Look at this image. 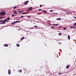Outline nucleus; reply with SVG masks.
I'll list each match as a JSON object with an SVG mask.
<instances>
[{
  "label": "nucleus",
  "instance_id": "f257e3e1",
  "mask_svg": "<svg viewBox=\"0 0 76 76\" xmlns=\"http://www.w3.org/2000/svg\"><path fill=\"white\" fill-rule=\"evenodd\" d=\"M10 20V18H7V19H4L2 21H7V20Z\"/></svg>",
  "mask_w": 76,
  "mask_h": 76
},
{
  "label": "nucleus",
  "instance_id": "f03ea898",
  "mask_svg": "<svg viewBox=\"0 0 76 76\" xmlns=\"http://www.w3.org/2000/svg\"><path fill=\"white\" fill-rule=\"evenodd\" d=\"M6 12H0V16L4 15H6Z\"/></svg>",
  "mask_w": 76,
  "mask_h": 76
},
{
  "label": "nucleus",
  "instance_id": "7ed1b4c3",
  "mask_svg": "<svg viewBox=\"0 0 76 76\" xmlns=\"http://www.w3.org/2000/svg\"><path fill=\"white\" fill-rule=\"evenodd\" d=\"M17 12V11H13V14H17V13H18V12Z\"/></svg>",
  "mask_w": 76,
  "mask_h": 76
},
{
  "label": "nucleus",
  "instance_id": "20e7f679",
  "mask_svg": "<svg viewBox=\"0 0 76 76\" xmlns=\"http://www.w3.org/2000/svg\"><path fill=\"white\" fill-rule=\"evenodd\" d=\"M6 23V22H5V21H2V23H0V24H5Z\"/></svg>",
  "mask_w": 76,
  "mask_h": 76
},
{
  "label": "nucleus",
  "instance_id": "39448f33",
  "mask_svg": "<svg viewBox=\"0 0 76 76\" xmlns=\"http://www.w3.org/2000/svg\"><path fill=\"white\" fill-rule=\"evenodd\" d=\"M18 22V23H19V22H20V21H19V20H17V21H13V23H16Z\"/></svg>",
  "mask_w": 76,
  "mask_h": 76
},
{
  "label": "nucleus",
  "instance_id": "423d86ee",
  "mask_svg": "<svg viewBox=\"0 0 76 76\" xmlns=\"http://www.w3.org/2000/svg\"><path fill=\"white\" fill-rule=\"evenodd\" d=\"M28 3V1H25V3H24V4L26 5L28 4V3Z\"/></svg>",
  "mask_w": 76,
  "mask_h": 76
},
{
  "label": "nucleus",
  "instance_id": "0eeeda50",
  "mask_svg": "<svg viewBox=\"0 0 76 76\" xmlns=\"http://www.w3.org/2000/svg\"><path fill=\"white\" fill-rule=\"evenodd\" d=\"M8 74L9 75L11 74V71L10 70V69H8Z\"/></svg>",
  "mask_w": 76,
  "mask_h": 76
},
{
  "label": "nucleus",
  "instance_id": "6e6552de",
  "mask_svg": "<svg viewBox=\"0 0 76 76\" xmlns=\"http://www.w3.org/2000/svg\"><path fill=\"white\" fill-rule=\"evenodd\" d=\"M4 47H8V45L7 44H5L4 45Z\"/></svg>",
  "mask_w": 76,
  "mask_h": 76
},
{
  "label": "nucleus",
  "instance_id": "1a4fd4ad",
  "mask_svg": "<svg viewBox=\"0 0 76 76\" xmlns=\"http://www.w3.org/2000/svg\"><path fill=\"white\" fill-rule=\"evenodd\" d=\"M69 68V65H68L66 66V69H68Z\"/></svg>",
  "mask_w": 76,
  "mask_h": 76
},
{
  "label": "nucleus",
  "instance_id": "9d476101",
  "mask_svg": "<svg viewBox=\"0 0 76 76\" xmlns=\"http://www.w3.org/2000/svg\"><path fill=\"white\" fill-rule=\"evenodd\" d=\"M53 25L56 26H58V24H53Z\"/></svg>",
  "mask_w": 76,
  "mask_h": 76
},
{
  "label": "nucleus",
  "instance_id": "9b49d317",
  "mask_svg": "<svg viewBox=\"0 0 76 76\" xmlns=\"http://www.w3.org/2000/svg\"><path fill=\"white\" fill-rule=\"evenodd\" d=\"M61 20V19L60 18H57L56 19V20Z\"/></svg>",
  "mask_w": 76,
  "mask_h": 76
},
{
  "label": "nucleus",
  "instance_id": "f8f14e48",
  "mask_svg": "<svg viewBox=\"0 0 76 76\" xmlns=\"http://www.w3.org/2000/svg\"><path fill=\"white\" fill-rule=\"evenodd\" d=\"M18 72L19 73H21V72H22V69H19L18 71Z\"/></svg>",
  "mask_w": 76,
  "mask_h": 76
},
{
  "label": "nucleus",
  "instance_id": "ddd939ff",
  "mask_svg": "<svg viewBox=\"0 0 76 76\" xmlns=\"http://www.w3.org/2000/svg\"><path fill=\"white\" fill-rule=\"evenodd\" d=\"M16 46H17V47H19L20 45H19V44H16Z\"/></svg>",
  "mask_w": 76,
  "mask_h": 76
},
{
  "label": "nucleus",
  "instance_id": "4468645a",
  "mask_svg": "<svg viewBox=\"0 0 76 76\" xmlns=\"http://www.w3.org/2000/svg\"><path fill=\"white\" fill-rule=\"evenodd\" d=\"M34 27L35 28H36V29L37 28V26H34Z\"/></svg>",
  "mask_w": 76,
  "mask_h": 76
},
{
  "label": "nucleus",
  "instance_id": "2eb2a0df",
  "mask_svg": "<svg viewBox=\"0 0 76 76\" xmlns=\"http://www.w3.org/2000/svg\"><path fill=\"white\" fill-rule=\"evenodd\" d=\"M70 28H75V27H73V26H71V27H70Z\"/></svg>",
  "mask_w": 76,
  "mask_h": 76
},
{
  "label": "nucleus",
  "instance_id": "dca6fc26",
  "mask_svg": "<svg viewBox=\"0 0 76 76\" xmlns=\"http://www.w3.org/2000/svg\"><path fill=\"white\" fill-rule=\"evenodd\" d=\"M58 75H61L62 74V72H59V73H58Z\"/></svg>",
  "mask_w": 76,
  "mask_h": 76
},
{
  "label": "nucleus",
  "instance_id": "f3484780",
  "mask_svg": "<svg viewBox=\"0 0 76 76\" xmlns=\"http://www.w3.org/2000/svg\"><path fill=\"white\" fill-rule=\"evenodd\" d=\"M32 8L31 7H29V9L30 11H31L32 10Z\"/></svg>",
  "mask_w": 76,
  "mask_h": 76
},
{
  "label": "nucleus",
  "instance_id": "a211bd4d",
  "mask_svg": "<svg viewBox=\"0 0 76 76\" xmlns=\"http://www.w3.org/2000/svg\"><path fill=\"white\" fill-rule=\"evenodd\" d=\"M25 39V37H23L21 38H20V40H23Z\"/></svg>",
  "mask_w": 76,
  "mask_h": 76
},
{
  "label": "nucleus",
  "instance_id": "6ab92c4d",
  "mask_svg": "<svg viewBox=\"0 0 76 76\" xmlns=\"http://www.w3.org/2000/svg\"><path fill=\"white\" fill-rule=\"evenodd\" d=\"M24 12V11L23 10H22V11H19V13H21V12Z\"/></svg>",
  "mask_w": 76,
  "mask_h": 76
},
{
  "label": "nucleus",
  "instance_id": "aec40b11",
  "mask_svg": "<svg viewBox=\"0 0 76 76\" xmlns=\"http://www.w3.org/2000/svg\"><path fill=\"white\" fill-rule=\"evenodd\" d=\"M17 7H15V6L13 7V9H16Z\"/></svg>",
  "mask_w": 76,
  "mask_h": 76
},
{
  "label": "nucleus",
  "instance_id": "412c9836",
  "mask_svg": "<svg viewBox=\"0 0 76 76\" xmlns=\"http://www.w3.org/2000/svg\"><path fill=\"white\" fill-rule=\"evenodd\" d=\"M68 39L69 40L70 39V37H69V35H68Z\"/></svg>",
  "mask_w": 76,
  "mask_h": 76
},
{
  "label": "nucleus",
  "instance_id": "4be33fe9",
  "mask_svg": "<svg viewBox=\"0 0 76 76\" xmlns=\"http://www.w3.org/2000/svg\"><path fill=\"white\" fill-rule=\"evenodd\" d=\"M50 28H51L52 29H54L55 28V27H54L53 26H52L51 27H50Z\"/></svg>",
  "mask_w": 76,
  "mask_h": 76
},
{
  "label": "nucleus",
  "instance_id": "5701e85b",
  "mask_svg": "<svg viewBox=\"0 0 76 76\" xmlns=\"http://www.w3.org/2000/svg\"><path fill=\"white\" fill-rule=\"evenodd\" d=\"M27 18H31V17L30 16H27Z\"/></svg>",
  "mask_w": 76,
  "mask_h": 76
},
{
  "label": "nucleus",
  "instance_id": "b1692460",
  "mask_svg": "<svg viewBox=\"0 0 76 76\" xmlns=\"http://www.w3.org/2000/svg\"><path fill=\"white\" fill-rule=\"evenodd\" d=\"M28 13H23V15H26L28 14Z\"/></svg>",
  "mask_w": 76,
  "mask_h": 76
},
{
  "label": "nucleus",
  "instance_id": "393cba45",
  "mask_svg": "<svg viewBox=\"0 0 76 76\" xmlns=\"http://www.w3.org/2000/svg\"><path fill=\"white\" fill-rule=\"evenodd\" d=\"M66 28L64 27V28H63V29L66 30Z\"/></svg>",
  "mask_w": 76,
  "mask_h": 76
},
{
  "label": "nucleus",
  "instance_id": "a878e982",
  "mask_svg": "<svg viewBox=\"0 0 76 76\" xmlns=\"http://www.w3.org/2000/svg\"><path fill=\"white\" fill-rule=\"evenodd\" d=\"M53 11L52 10H50L49 11L50 12H52Z\"/></svg>",
  "mask_w": 76,
  "mask_h": 76
},
{
  "label": "nucleus",
  "instance_id": "bb28decb",
  "mask_svg": "<svg viewBox=\"0 0 76 76\" xmlns=\"http://www.w3.org/2000/svg\"><path fill=\"white\" fill-rule=\"evenodd\" d=\"M43 12L46 13H47V11H43Z\"/></svg>",
  "mask_w": 76,
  "mask_h": 76
},
{
  "label": "nucleus",
  "instance_id": "cd10ccee",
  "mask_svg": "<svg viewBox=\"0 0 76 76\" xmlns=\"http://www.w3.org/2000/svg\"><path fill=\"white\" fill-rule=\"evenodd\" d=\"M15 23H12V25H14L15 24Z\"/></svg>",
  "mask_w": 76,
  "mask_h": 76
},
{
  "label": "nucleus",
  "instance_id": "c85d7f7f",
  "mask_svg": "<svg viewBox=\"0 0 76 76\" xmlns=\"http://www.w3.org/2000/svg\"><path fill=\"white\" fill-rule=\"evenodd\" d=\"M62 35V33H60L58 34V35H59V36H60V35Z\"/></svg>",
  "mask_w": 76,
  "mask_h": 76
},
{
  "label": "nucleus",
  "instance_id": "c756f323",
  "mask_svg": "<svg viewBox=\"0 0 76 76\" xmlns=\"http://www.w3.org/2000/svg\"><path fill=\"white\" fill-rule=\"evenodd\" d=\"M36 14L39 15L41 14V13H37Z\"/></svg>",
  "mask_w": 76,
  "mask_h": 76
},
{
  "label": "nucleus",
  "instance_id": "7c9ffc66",
  "mask_svg": "<svg viewBox=\"0 0 76 76\" xmlns=\"http://www.w3.org/2000/svg\"><path fill=\"white\" fill-rule=\"evenodd\" d=\"M3 17H0V19H2V18H3Z\"/></svg>",
  "mask_w": 76,
  "mask_h": 76
},
{
  "label": "nucleus",
  "instance_id": "2f4dec72",
  "mask_svg": "<svg viewBox=\"0 0 76 76\" xmlns=\"http://www.w3.org/2000/svg\"><path fill=\"white\" fill-rule=\"evenodd\" d=\"M23 17H24V16H21L20 17V18H23Z\"/></svg>",
  "mask_w": 76,
  "mask_h": 76
},
{
  "label": "nucleus",
  "instance_id": "473e14b6",
  "mask_svg": "<svg viewBox=\"0 0 76 76\" xmlns=\"http://www.w3.org/2000/svg\"><path fill=\"white\" fill-rule=\"evenodd\" d=\"M15 15L13 14H12V16L13 17V16H15Z\"/></svg>",
  "mask_w": 76,
  "mask_h": 76
},
{
  "label": "nucleus",
  "instance_id": "72a5a7b5",
  "mask_svg": "<svg viewBox=\"0 0 76 76\" xmlns=\"http://www.w3.org/2000/svg\"><path fill=\"white\" fill-rule=\"evenodd\" d=\"M3 20H0V22H2V21H3Z\"/></svg>",
  "mask_w": 76,
  "mask_h": 76
},
{
  "label": "nucleus",
  "instance_id": "f704fd0d",
  "mask_svg": "<svg viewBox=\"0 0 76 76\" xmlns=\"http://www.w3.org/2000/svg\"><path fill=\"white\" fill-rule=\"evenodd\" d=\"M38 10H39V11H41V10H42V9H39Z\"/></svg>",
  "mask_w": 76,
  "mask_h": 76
},
{
  "label": "nucleus",
  "instance_id": "c9c22d12",
  "mask_svg": "<svg viewBox=\"0 0 76 76\" xmlns=\"http://www.w3.org/2000/svg\"><path fill=\"white\" fill-rule=\"evenodd\" d=\"M74 25V26L76 25V23H74V24H73Z\"/></svg>",
  "mask_w": 76,
  "mask_h": 76
},
{
  "label": "nucleus",
  "instance_id": "e433bc0d",
  "mask_svg": "<svg viewBox=\"0 0 76 76\" xmlns=\"http://www.w3.org/2000/svg\"><path fill=\"white\" fill-rule=\"evenodd\" d=\"M39 7H42V5H39Z\"/></svg>",
  "mask_w": 76,
  "mask_h": 76
},
{
  "label": "nucleus",
  "instance_id": "4c0bfd02",
  "mask_svg": "<svg viewBox=\"0 0 76 76\" xmlns=\"http://www.w3.org/2000/svg\"><path fill=\"white\" fill-rule=\"evenodd\" d=\"M66 14H69V12H67V13H66Z\"/></svg>",
  "mask_w": 76,
  "mask_h": 76
},
{
  "label": "nucleus",
  "instance_id": "58836bf2",
  "mask_svg": "<svg viewBox=\"0 0 76 76\" xmlns=\"http://www.w3.org/2000/svg\"><path fill=\"white\" fill-rule=\"evenodd\" d=\"M73 18H75V19H76V17H73Z\"/></svg>",
  "mask_w": 76,
  "mask_h": 76
},
{
  "label": "nucleus",
  "instance_id": "ea45409f",
  "mask_svg": "<svg viewBox=\"0 0 76 76\" xmlns=\"http://www.w3.org/2000/svg\"><path fill=\"white\" fill-rule=\"evenodd\" d=\"M54 14H56L57 15V14H58V13H54Z\"/></svg>",
  "mask_w": 76,
  "mask_h": 76
},
{
  "label": "nucleus",
  "instance_id": "a19ab883",
  "mask_svg": "<svg viewBox=\"0 0 76 76\" xmlns=\"http://www.w3.org/2000/svg\"><path fill=\"white\" fill-rule=\"evenodd\" d=\"M17 10H18V11H19V10H20V9Z\"/></svg>",
  "mask_w": 76,
  "mask_h": 76
},
{
  "label": "nucleus",
  "instance_id": "79ce46f5",
  "mask_svg": "<svg viewBox=\"0 0 76 76\" xmlns=\"http://www.w3.org/2000/svg\"><path fill=\"white\" fill-rule=\"evenodd\" d=\"M27 12H29V10H27Z\"/></svg>",
  "mask_w": 76,
  "mask_h": 76
},
{
  "label": "nucleus",
  "instance_id": "37998d69",
  "mask_svg": "<svg viewBox=\"0 0 76 76\" xmlns=\"http://www.w3.org/2000/svg\"><path fill=\"white\" fill-rule=\"evenodd\" d=\"M40 69H42V67H40Z\"/></svg>",
  "mask_w": 76,
  "mask_h": 76
},
{
  "label": "nucleus",
  "instance_id": "c03bdc74",
  "mask_svg": "<svg viewBox=\"0 0 76 76\" xmlns=\"http://www.w3.org/2000/svg\"><path fill=\"white\" fill-rule=\"evenodd\" d=\"M2 27L4 28V26H2Z\"/></svg>",
  "mask_w": 76,
  "mask_h": 76
},
{
  "label": "nucleus",
  "instance_id": "a18cd8bd",
  "mask_svg": "<svg viewBox=\"0 0 76 76\" xmlns=\"http://www.w3.org/2000/svg\"><path fill=\"white\" fill-rule=\"evenodd\" d=\"M60 26H59L58 27V28H60Z\"/></svg>",
  "mask_w": 76,
  "mask_h": 76
},
{
  "label": "nucleus",
  "instance_id": "49530a36",
  "mask_svg": "<svg viewBox=\"0 0 76 76\" xmlns=\"http://www.w3.org/2000/svg\"><path fill=\"white\" fill-rule=\"evenodd\" d=\"M75 23H76V22H75Z\"/></svg>",
  "mask_w": 76,
  "mask_h": 76
},
{
  "label": "nucleus",
  "instance_id": "de8ad7c7",
  "mask_svg": "<svg viewBox=\"0 0 76 76\" xmlns=\"http://www.w3.org/2000/svg\"><path fill=\"white\" fill-rule=\"evenodd\" d=\"M61 44V43H60V44Z\"/></svg>",
  "mask_w": 76,
  "mask_h": 76
},
{
  "label": "nucleus",
  "instance_id": "09e8293b",
  "mask_svg": "<svg viewBox=\"0 0 76 76\" xmlns=\"http://www.w3.org/2000/svg\"><path fill=\"white\" fill-rule=\"evenodd\" d=\"M75 44H76V42H75Z\"/></svg>",
  "mask_w": 76,
  "mask_h": 76
}]
</instances>
